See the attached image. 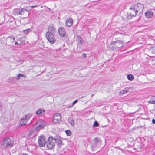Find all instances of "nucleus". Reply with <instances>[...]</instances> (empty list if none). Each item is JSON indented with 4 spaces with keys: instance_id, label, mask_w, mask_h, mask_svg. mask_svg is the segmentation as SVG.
I'll return each instance as SVG.
<instances>
[{
    "instance_id": "10",
    "label": "nucleus",
    "mask_w": 155,
    "mask_h": 155,
    "mask_svg": "<svg viewBox=\"0 0 155 155\" xmlns=\"http://www.w3.org/2000/svg\"><path fill=\"white\" fill-rule=\"evenodd\" d=\"M15 41V38L12 36H8L7 40V45H11Z\"/></svg>"
},
{
    "instance_id": "31",
    "label": "nucleus",
    "mask_w": 155,
    "mask_h": 155,
    "mask_svg": "<svg viewBox=\"0 0 155 155\" xmlns=\"http://www.w3.org/2000/svg\"><path fill=\"white\" fill-rule=\"evenodd\" d=\"M18 75H19V76H20L21 77L23 78H26V75H24L23 74H18Z\"/></svg>"
},
{
    "instance_id": "36",
    "label": "nucleus",
    "mask_w": 155,
    "mask_h": 155,
    "mask_svg": "<svg viewBox=\"0 0 155 155\" xmlns=\"http://www.w3.org/2000/svg\"><path fill=\"white\" fill-rule=\"evenodd\" d=\"M152 122L153 124H155V119H153L152 120Z\"/></svg>"
},
{
    "instance_id": "38",
    "label": "nucleus",
    "mask_w": 155,
    "mask_h": 155,
    "mask_svg": "<svg viewBox=\"0 0 155 155\" xmlns=\"http://www.w3.org/2000/svg\"><path fill=\"white\" fill-rule=\"evenodd\" d=\"M37 7V6H36V5L32 6H31V7L32 8H35Z\"/></svg>"
},
{
    "instance_id": "26",
    "label": "nucleus",
    "mask_w": 155,
    "mask_h": 155,
    "mask_svg": "<svg viewBox=\"0 0 155 155\" xmlns=\"http://www.w3.org/2000/svg\"><path fill=\"white\" fill-rule=\"evenodd\" d=\"M99 124L98 122L95 121H94V124H93V127H97L99 126Z\"/></svg>"
},
{
    "instance_id": "8",
    "label": "nucleus",
    "mask_w": 155,
    "mask_h": 155,
    "mask_svg": "<svg viewBox=\"0 0 155 155\" xmlns=\"http://www.w3.org/2000/svg\"><path fill=\"white\" fill-rule=\"evenodd\" d=\"M61 116L59 114H55L53 117V122L54 123H58L61 120Z\"/></svg>"
},
{
    "instance_id": "33",
    "label": "nucleus",
    "mask_w": 155,
    "mask_h": 155,
    "mask_svg": "<svg viewBox=\"0 0 155 155\" xmlns=\"http://www.w3.org/2000/svg\"><path fill=\"white\" fill-rule=\"evenodd\" d=\"M82 56L83 57L86 58V54L85 53H83L82 54Z\"/></svg>"
},
{
    "instance_id": "9",
    "label": "nucleus",
    "mask_w": 155,
    "mask_h": 155,
    "mask_svg": "<svg viewBox=\"0 0 155 155\" xmlns=\"http://www.w3.org/2000/svg\"><path fill=\"white\" fill-rule=\"evenodd\" d=\"M112 45H114L116 48H121L123 46L122 41L120 40H117L114 41L112 43Z\"/></svg>"
},
{
    "instance_id": "1",
    "label": "nucleus",
    "mask_w": 155,
    "mask_h": 155,
    "mask_svg": "<svg viewBox=\"0 0 155 155\" xmlns=\"http://www.w3.org/2000/svg\"><path fill=\"white\" fill-rule=\"evenodd\" d=\"M14 143V140L9 138H6L2 140L0 143V147L3 149L12 147L13 146Z\"/></svg>"
},
{
    "instance_id": "12",
    "label": "nucleus",
    "mask_w": 155,
    "mask_h": 155,
    "mask_svg": "<svg viewBox=\"0 0 155 155\" xmlns=\"http://www.w3.org/2000/svg\"><path fill=\"white\" fill-rule=\"evenodd\" d=\"M145 14L147 18H150L153 16V12L152 11L149 10L145 12Z\"/></svg>"
},
{
    "instance_id": "35",
    "label": "nucleus",
    "mask_w": 155,
    "mask_h": 155,
    "mask_svg": "<svg viewBox=\"0 0 155 155\" xmlns=\"http://www.w3.org/2000/svg\"><path fill=\"white\" fill-rule=\"evenodd\" d=\"M22 44V42H20L19 43L18 42H15V45H17V44Z\"/></svg>"
},
{
    "instance_id": "3",
    "label": "nucleus",
    "mask_w": 155,
    "mask_h": 155,
    "mask_svg": "<svg viewBox=\"0 0 155 155\" xmlns=\"http://www.w3.org/2000/svg\"><path fill=\"white\" fill-rule=\"evenodd\" d=\"M46 37L48 41L52 44H54L56 41L54 35L51 32H47L45 34Z\"/></svg>"
},
{
    "instance_id": "6",
    "label": "nucleus",
    "mask_w": 155,
    "mask_h": 155,
    "mask_svg": "<svg viewBox=\"0 0 155 155\" xmlns=\"http://www.w3.org/2000/svg\"><path fill=\"white\" fill-rule=\"evenodd\" d=\"M134 9L137 13H140L142 12L144 8V6L143 4L138 3L137 4L134 5Z\"/></svg>"
},
{
    "instance_id": "14",
    "label": "nucleus",
    "mask_w": 155,
    "mask_h": 155,
    "mask_svg": "<svg viewBox=\"0 0 155 155\" xmlns=\"http://www.w3.org/2000/svg\"><path fill=\"white\" fill-rule=\"evenodd\" d=\"M53 139L55 140V143H56L58 146H61L62 145V141L60 137H58L55 138H53Z\"/></svg>"
},
{
    "instance_id": "23",
    "label": "nucleus",
    "mask_w": 155,
    "mask_h": 155,
    "mask_svg": "<svg viewBox=\"0 0 155 155\" xmlns=\"http://www.w3.org/2000/svg\"><path fill=\"white\" fill-rule=\"evenodd\" d=\"M93 142L94 144V146H95L97 144V143L99 142H100V141H99L98 139V138L97 137L95 138L94 140H93Z\"/></svg>"
},
{
    "instance_id": "40",
    "label": "nucleus",
    "mask_w": 155,
    "mask_h": 155,
    "mask_svg": "<svg viewBox=\"0 0 155 155\" xmlns=\"http://www.w3.org/2000/svg\"><path fill=\"white\" fill-rule=\"evenodd\" d=\"M31 134H32V133H29V136H31Z\"/></svg>"
},
{
    "instance_id": "18",
    "label": "nucleus",
    "mask_w": 155,
    "mask_h": 155,
    "mask_svg": "<svg viewBox=\"0 0 155 155\" xmlns=\"http://www.w3.org/2000/svg\"><path fill=\"white\" fill-rule=\"evenodd\" d=\"M45 112V110L42 109H38L36 111V114L37 115H40L41 114L43 113H44H44Z\"/></svg>"
},
{
    "instance_id": "20",
    "label": "nucleus",
    "mask_w": 155,
    "mask_h": 155,
    "mask_svg": "<svg viewBox=\"0 0 155 155\" xmlns=\"http://www.w3.org/2000/svg\"><path fill=\"white\" fill-rule=\"evenodd\" d=\"M136 15V14H132L130 13H128L127 14V18L128 19H131L133 17H134Z\"/></svg>"
},
{
    "instance_id": "29",
    "label": "nucleus",
    "mask_w": 155,
    "mask_h": 155,
    "mask_svg": "<svg viewBox=\"0 0 155 155\" xmlns=\"http://www.w3.org/2000/svg\"><path fill=\"white\" fill-rule=\"evenodd\" d=\"M127 91L126 90H123L120 92V93L122 94H124L125 93H127Z\"/></svg>"
},
{
    "instance_id": "34",
    "label": "nucleus",
    "mask_w": 155,
    "mask_h": 155,
    "mask_svg": "<svg viewBox=\"0 0 155 155\" xmlns=\"http://www.w3.org/2000/svg\"><path fill=\"white\" fill-rule=\"evenodd\" d=\"M21 77H20V76H19V75H18V76L17 77H16V79L17 80H19V79H20L21 78Z\"/></svg>"
},
{
    "instance_id": "32",
    "label": "nucleus",
    "mask_w": 155,
    "mask_h": 155,
    "mask_svg": "<svg viewBox=\"0 0 155 155\" xmlns=\"http://www.w3.org/2000/svg\"><path fill=\"white\" fill-rule=\"evenodd\" d=\"M78 100H76L75 101H74L72 103V106H73L75 104H76L77 102H78Z\"/></svg>"
},
{
    "instance_id": "19",
    "label": "nucleus",
    "mask_w": 155,
    "mask_h": 155,
    "mask_svg": "<svg viewBox=\"0 0 155 155\" xmlns=\"http://www.w3.org/2000/svg\"><path fill=\"white\" fill-rule=\"evenodd\" d=\"M32 116V115L31 114H29L28 115H26L25 116L23 117V118L26 120L27 122L30 119Z\"/></svg>"
},
{
    "instance_id": "17",
    "label": "nucleus",
    "mask_w": 155,
    "mask_h": 155,
    "mask_svg": "<svg viewBox=\"0 0 155 155\" xmlns=\"http://www.w3.org/2000/svg\"><path fill=\"white\" fill-rule=\"evenodd\" d=\"M130 9V13L132 14H136V15H137V13L136 12L134 5L131 6Z\"/></svg>"
},
{
    "instance_id": "24",
    "label": "nucleus",
    "mask_w": 155,
    "mask_h": 155,
    "mask_svg": "<svg viewBox=\"0 0 155 155\" xmlns=\"http://www.w3.org/2000/svg\"><path fill=\"white\" fill-rule=\"evenodd\" d=\"M127 79L130 81H132L134 79L133 76L132 74H128L127 76Z\"/></svg>"
},
{
    "instance_id": "7",
    "label": "nucleus",
    "mask_w": 155,
    "mask_h": 155,
    "mask_svg": "<svg viewBox=\"0 0 155 155\" xmlns=\"http://www.w3.org/2000/svg\"><path fill=\"white\" fill-rule=\"evenodd\" d=\"M7 35L5 34H2L0 35V41L2 43L7 45V40L8 37Z\"/></svg>"
},
{
    "instance_id": "25",
    "label": "nucleus",
    "mask_w": 155,
    "mask_h": 155,
    "mask_svg": "<svg viewBox=\"0 0 155 155\" xmlns=\"http://www.w3.org/2000/svg\"><path fill=\"white\" fill-rule=\"evenodd\" d=\"M25 38L24 37H21L19 38L18 39V41H19L20 42H21L22 43L25 41Z\"/></svg>"
},
{
    "instance_id": "5",
    "label": "nucleus",
    "mask_w": 155,
    "mask_h": 155,
    "mask_svg": "<svg viewBox=\"0 0 155 155\" xmlns=\"http://www.w3.org/2000/svg\"><path fill=\"white\" fill-rule=\"evenodd\" d=\"M38 142L40 146L41 147L45 146L46 143L45 136L44 135H41L39 137Z\"/></svg>"
},
{
    "instance_id": "22",
    "label": "nucleus",
    "mask_w": 155,
    "mask_h": 155,
    "mask_svg": "<svg viewBox=\"0 0 155 155\" xmlns=\"http://www.w3.org/2000/svg\"><path fill=\"white\" fill-rule=\"evenodd\" d=\"M27 122L23 118L20 121V124L21 125H24L26 124V123Z\"/></svg>"
},
{
    "instance_id": "4",
    "label": "nucleus",
    "mask_w": 155,
    "mask_h": 155,
    "mask_svg": "<svg viewBox=\"0 0 155 155\" xmlns=\"http://www.w3.org/2000/svg\"><path fill=\"white\" fill-rule=\"evenodd\" d=\"M16 12L18 14L20 15H23L25 18H27L29 14L28 10L23 8L17 9Z\"/></svg>"
},
{
    "instance_id": "39",
    "label": "nucleus",
    "mask_w": 155,
    "mask_h": 155,
    "mask_svg": "<svg viewBox=\"0 0 155 155\" xmlns=\"http://www.w3.org/2000/svg\"><path fill=\"white\" fill-rule=\"evenodd\" d=\"M22 155H28L26 153H22Z\"/></svg>"
},
{
    "instance_id": "2",
    "label": "nucleus",
    "mask_w": 155,
    "mask_h": 155,
    "mask_svg": "<svg viewBox=\"0 0 155 155\" xmlns=\"http://www.w3.org/2000/svg\"><path fill=\"white\" fill-rule=\"evenodd\" d=\"M55 143L54 140L52 137H50L49 138L48 141L46 143L45 146L47 148L49 149H52L54 147Z\"/></svg>"
},
{
    "instance_id": "27",
    "label": "nucleus",
    "mask_w": 155,
    "mask_h": 155,
    "mask_svg": "<svg viewBox=\"0 0 155 155\" xmlns=\"http://www.w3.org/2000/svg\"><path fill=\"white\" fill-rule=\"evenodd\" d=\"M65 132L67 136H70L71 135V132L69 130H66Z\"/></svg>"
},
{
    "instance_id": "21",
    "label": "nucleus",
    "mask_w": 155,
    "mask_h": 155,
    "mask_svg": "<svg viewBox=\"0 0 155 155\" xmlns=\"http://www.w3.org/2000/svg\"><path fill=\"white\" fill-rule=\"evenodd\" d=\"M148 102L150 104H155V97L154 96H152L148 101Z\"/></svg>"
},
{
    "instance_id": "16",
    "label": "nucleus",
    "mask_w": 155,
    "mask_h": 155,
    "mask_svg": "<svg viewBox=\"0 0 155 155\" xmlns=\"http://www.w3.org/2000/svg\"><path fill=\"white\" fill-rule=\"evenodd\" d=\"M55 29L54 27L52 25H50L48 27V32H51L53 34L55 31Z\"/></svg>"
},
{
    "instance_id": "37",
    "label": "nucleus",
    "mask_w": 155,
    "mask_h": 155,
    "mask_svg": "<svg viewBox=\"0 0 155 155\" xmlns=\"http://www.w3.org/2000/svg\"><path fill=\"white\" fill-rule=\"evenodd\" d=\"M153 52L155 53V46L153 48Z\"/></svg>"
},
{
    "instance_id": "13",
    "label": "nucleus",
    "mask_w": 155,
    "mask_h": 155,
    "mask_svg": "<svg viewBox=\"0 0 155 155\" xmlns=\"http://www.w3.org/2000/svg\"><path fill=\"white\" fill-rule=\"evenodd\" d=\"M73 20L71 18H68L66 21V26L69 27L73 24Z\"/></svg>"
},
{
    "instance_id": "30",
    "label": "nucleus",
    "mask_w": 155,
    "mask_h": 155,
    "mask_svg": "<svg viewBox=\"0 0 155 155\" xmlns=\"http://www.w3.org/2000/svg\"><path fill=\"white\" fill-rule=\"evenodd\" d=\"M42 127H43L42 125H39V126H37L36 128V130H39Z\"/></svg>"
},
{
    "instance_id": "15",
    "label": "nucleus",
    "mask_w": 155,
    "mask_h": 155,
    "mask_svg": "<svg viewBox=\"0 0 155 155\" xmlns=\"http://www.w3.org/2000/svg\"><path fill=\"white\" fill-rule=\"evenodd\" d=\"M68 122L70 124L71 126H74L75 125L74 121L72 118L70 117L69 118L68 120Z\"/></svg>"
},
{
    "instance_id": "28",
    "label": "nucleus",
    "mask_w": 155,
    "mask_h": 155,
    "mask_svg": "<svg viewBox=\"0 0 155 155\" xmlns=\"http://www.w3.org/2000/svg\"><path fill=\"white\" fill-rule=\"evenodd\" d=\"M30 31V28H28L27 29L23 30V32L25 34H28L29 33Z\"/></svg>"
},
{
    "instance_id": "11",
    "label": "nucleus",
    "mask_w": 155,
    "mask_h": 155,
    "mask_svg": "<svg viewBox=\"0 0 155 155\" xmlns=\"http://www.w3.org/2000/svg\"><path fill=\"white\" fill-rule=\"evenodd\" d=\"M58 33L61 37H64L65 35L66 32L65 29L63 27H60L58 29Z\"/></svg>"
}]
</instances>
